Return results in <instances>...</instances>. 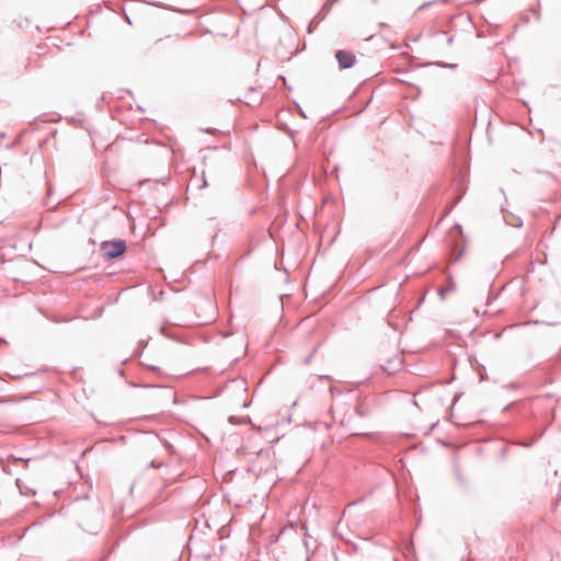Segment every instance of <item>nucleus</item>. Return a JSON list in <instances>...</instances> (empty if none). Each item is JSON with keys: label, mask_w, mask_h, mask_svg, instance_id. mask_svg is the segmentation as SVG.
Wrapping results in <instances>:
<instances>
[{"label": "nucleus", "mask_w": 561, "mask_h": 561, "mask_svg": "<svg viewBox=\"0 0 561 561\" xmlns=\"http://www.w3.org/2000/svg\"><path fill=\"white\" fill-rule=\"evenodd\" d=\"M335 57L341 69L351 68L356 61L355 55L350 50H337Z\"/></svg>", "instance_id": "f03ea898"}, {"label": "nucleus", "mask_w": 561, "mask_h": 561, "mask_svg": "<svg viewBox=\"0 0 561 561\" xmlns=\"http://www.w3.org/2000/svg\"><path fill=\"white\" fill-rule=\"evenodd\" d=\"M101 250L105 256L113 259L125 252L126 244L123 240L105 241L101 244Z\"/></svg>", "instance_id": "f257e3e1"}]
</instances>
